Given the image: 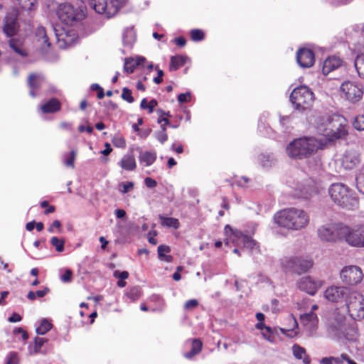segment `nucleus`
Segmentation results:
<instances>
[{
    "label": "nucleus",
    "instance_id": "nucleus-1",
    "mask_svg": "<svg viewBox=\"0 0 364 364\" xmlns=\"http://www.w3.org/2000/svg\"><path fill=\"white\" fill-rule=\"evenodd\" d=\"M274 220L279 227L289 230H300L308 226L310 218L303 209L288 208L278 211Z\"/></svg>",
    "mask_w": 364,
    "mask_h": 364
},
{
    "label": "nucleus",
    "instance_id": "nucleus-2",
    "mask_svg": "<svg viewBox=\"0 0 364 364\" xmlns=\"http://www.w3.org/2000/svg\"><path fill=\"white\" fill-rule=\"evenodd\" d=\"M328 194L332 201L342 208L355 210L358 208V198L348 186L342 183L331 184Z\"/></svg>",
    "mask_w": 364,
    "mask_h": 364
},
{
    "label": "nucleus",
    "instance_id": "nucleus-3",
    "mask_svg": "<svg viewBox=\"0 0 364 364\" xmlns=\"http://www.w3.org/2000/svg\"><path fill=\"white\" fill-rule=\"evenodd\" d=\"M320 146L319 141L314 137H301L289 143L286 151L290 158L301 159L309 157L318 149Z\"/></svg>",
    "mask_w": 364,
    "mask_h": 364
},
{
    "label": "nucleus",
    "instance_id": "nucleus-4",
    "mask_svg": "<svg viewBox=\"0 0 364 364\" xmlns=\"http://www.w3.org/2000/svg\"><path fill=\"white\" fill-rule=\"evenodd\" d=\"M344 121V119L339 116H327L318 124L317 129L328 141L342 139L348 134Z\"/></svg>",
    "mask_w": 364,
    "mask_h": 364
},
{
    "label": "nucleus",
    "instance_id": "nucleus-5",
    "mask_svg": "<svg viewBox=\"0 0 364 364\" xmlns=\"http://www.w3.org/2000/svg\"><path fill=\"white\" fill-rule=\"evenodd\" d=\"M328 333L332 338L346 339L349 342L356 341L358 337L356 328L346 325L345 317L338 314H336L330 321L328 326Z\"/></svg>",
    "mask_w": 364,
    "mask_h": 364
},
{
    "label": "nucleus",
    "instance_id": "nucleus-6",
    "mask_svg": "<svg viewBox=\"0 0 364 364\" xmlns=\"http://www.w3.org/2000/svg\"><path fill=\"white\" fill-rule=\"evenodd\" d=\"M349 233L348 226L343 223H328L320 226L317 235L322 241L336 242L344 240Z\"/></svg>",
    "mask_w": 364,
    "mask_h": 364
},
{
    "label": "nucleus",
    "instance_id": "nucleus-7",
    "mask_svg": "<svg viewBox=\"0 0 364 364\" xmlns=\"http://www.w3.org/2000/svg\"><path fill=\"white\" fill-rule=\"evenodd\" d=\"M290 101L295 109L304 110L309 108L314 102V93L306 86L296 87L290 95Z\"/></svg>",
    "mask_w": 364,
    "mask_h": 364
},
{
    "label": "nucleus",
    "instance_id": "nucleus-8",
    "mask_svg": "<svg viewBox=\"0 0 364 364\" xmlns=\"http://www.w3.org/2000/svg\"><path fill=\"white\" fill-rule=\"evenodd\" d=\"M346 306L349 316L354 320L364 318V297L356 291H350L346 299Z\"/></svg>",
    "mask_w": 364,
    "mask_h": 364
},
{
    "label": "nucleus",
    "instance_id": "nucleus-9",
    "mask_svg": "<svg viewBox=\"0 0 364 364\" xmlns=\"http://www.w3.org/2000/svg\"><path fill=\"white\" fill-rule=\"evenodd\" d=\"M281 264L287 271L301 274L310 269L313 267L314 262L308 258L291 257L282 259Z\"/></svg>",
    "mask_w": 364,
    "mask_h": 364
},
{
    "label": "nucleus",
    "instance_id": "nucleus-10",
    "mask_svg": "<svg viewBox=\"0 0 364 364\" xmlns=\"http://www.w3.org/2000/svg\"><path fill=\"white\" fill-rule=\"evenodd\" d=\"M57 15L59 19L67 25H73L74 22L82 20L85 14L82 9H75L70 4H62L58 7Z\"/></svg>",
    "mask_w": 364,
    "mask_h": 364
},
{
    "label": "nucleus",
    "instance_id": "nucleus-11",
    "mask_svg": "<svg viewBox=\"0 0 364 364\" xmlns=\"http://www.w3.org/2000/svg\"><path fill=\"white\" fill-rule=\"evenodd\" d=\"M342 282L348 285H355L361 282L363 274L361 269L355 265L344 267L340 272Z\"/></svg>",
    "mask_w": 364,
    "mask_h": 364
},
{
    "label": "nucleus",
    "instance_id": "nucleus-12",
    "mask_svg": "<svg viewBox=\"0 0 364 364\" xmlns=\"http://www.w3.org/2000/svg\"><path fill=\"white\" fill-rule=\"evenodd\" d=\"M341 91L345 94L346 97L352 102L359 101L363 95V87L361 85L346 81L341 86Z\"/></svg>",
    "mask_w": 364,
    "mask_h": 364
},
{
    "label": "nucleus",
    "instance_id": "nucleus-13",
    "mask_svg": "<svg viewBox=\"0 0 364 364\" xmlns=\"http://www.w3.org/2000/svg\"><path fill=\"white\" fill-rule=\"evenodd\" d=\"M350 291L347 287L332 285L325 290L323 296L330 302L339 303L342 302L344 298L346 299Z\"/></svg>",
    "mask_w": 364,
    "mask_h": 364
},
{
    "label": "nucleus",
    "instance_id": "nucleus-14",
    "mask_svg": "<svg viewBox=\"0 0 364 364\" xmlns=\"http://www.w3.org/2000/svg\"><path fill=\"white\" fill-rule=\"evenodd\" d=\"M349 233L347 234L346 242L353 247H364V225L350 228L348 226Z\"/></svg>",
    "mask_w": 364,
    "mask_h": 364
},
{
    "label": "nucleus",
    "instance_id": "nucleus-15",
    "mask_svg": "<svg viewBox=\"0 0 364 364\" xmlns=\"http://www.w3.org/2000/svg\"><path fill=\"white\" fill-rule=\"evenodd\" d=\"M323 285L321 280H314L310 277H302L297 283L298 288L310 295H314L319 288Z\"/></svg>",
    "mask_w": 364,
    "mask_h": 364
},
{
    "label": "nucleus",
    "instance_id": "nucleus-16",
    "mask_svg": "<svg viewBox=\"0 0 364 364\" xmlns=\"http://www.w3.org/2000/svg\"><path fill=\"white\" fill-rule=\"evenodd\" d=\"M36 46L42 52L46 53L50 47V38L46 28L38 26L35 31Z\"/></svg>",
    "mask_w": 364,
    "mask_h": 364
},
{
    "label": "nucleus",
    "instance_id": "nucleus-17",
    "mask_svg": "<svg viewBox=\"0 0 364 364\" xmlns=\"http://www.w3.org/2000/svg\"><path fill=\"white\" fill-rule=\"evenodd\" d=\"M18 30L17 14L16 11H13L5 16L3 31L6 36L9 38L16 36Z\"/></svg>",
    "mask_w": 364,
    "mask_h": 364
},
{
    "label": "nucleus",
    "instance_id": "nucleus-18",
    "mask_svg": "<svg viewBox=\"0 0 364 364\" xmlns=\"http://www.w3.org/2000/svg\"><path fill=\"white\" fill-rule=\"evenodd\" d=\"M300 321L301 325L307 331L309 336H312L318 327V319L314 312L304 314L300 316Z\"/></svg>",
    "mask_w": 364,
    "mask_h": 364
},
{
    "label": "nucleus",
    "instance_id": "nucleus-19",
    "mask_svg": "<svg viewBox=\"0 0 364 364\" xmlns=\"http://www.w3.org/2000/svg\"><path fill=\"white\" fill-rule=\"evenodd\" d=\"M7 43L10 52L13 53L15 56L23 58L27 55L28 53L23 41L21 38L16 37V36L9 37Z\"/></svg>",
    "mask_w": 364,
    "mask_h": 364
},
{
    "label": "nucleus",
    "instance_id": "nucleus-20",
    "mask_svg": "<svg viewBox=\"0 0 364 364\" xmlns=\"http://www.w3.org/2000/svg\"><path fill=\"white\" fill-rule=\"evenodd\" d=\"M360 161L359 154L355 150L346 151L341 159L342 166L348 170H351L356 167Z\"/></svg>",
    "mask_w": 364,
    "mask_h": 364
},
{
    "label": "nucleus",
    "instance_id": "nucleus-21",
    "mask_svg": "<svg viewBox=\"0 0 364 364\" xmlns=\"http://www.w3.org/2000/svg\"><path fill=\"white\" fill-rule=\"evenodd\" d=\"M296 60L301 67L310 68L315 61L314 53L310 49L301 48L297 52Z\"/></svg>",
    "mask_w": 364,
    "mask_h": 364
},
{
    "label": "nucleus",
    "instance_id": "nucleus-22",
    "mask_svg": "<svg viewBox=\"0 0 364 364\" xmlns=\"http://www.w3.org/2000/svg\"><path fill=\"white\" fill-rule=\"evenodd\" d=\"M46 83L43 75L38 74H31L28 78V85L29 87V95L32 97L38 95V90L41 89Z\"/></svg>",
    "mask_w": 364,
    "mask_h": 364
},
{
    "label": "nucleus",
    "instance_id": "nucleus-23",
    "mask_svg": "<svg viewBox=\"0 0 364 364\" xmlns=\"http://www.w3.org/2000/svg\"><path fill=\"white\" fill-rule=\"evenodd\" d=\"M186 346L190 344L191 350L188 352L183 353V355L188 360H191L194 356L199 354L202 350L203 343L198 338L188 340Z\"/></svg>",
    "mask_w": 364,
    "mask_h": 364
},
{
    "label": "nucleus",
    "instance_id": "nucleus-24",
    "mask_svg": "<svg viewBox=\"0 0 364 364\" xmlns=\"http://www.w3.org/2000/svg\"><path fill=\"white\" fill-rule=\"evenodd\" d=\"M342 60L341 58L332 56L326 58L322 66V73L323 75H327L331 71L338 68L341 66Z\"/></svg>",
    "mask_w": 364,
    "mask_h": 364
},
{
    "label": "nucleus",
    "instance_id": "nucleus-25",
    "mask_svg": "<svg viewBox=\"0 0 364 364\" xmlns=\"http://www.w3.org/2000/svg\"><path fill=\"white\" fill-rule=\"evenodd\" d=\"M225 232L229 236V239L235 245H242L243 237H247L240 230L233 229L229 225L225 227Z\"/></svg>",
    "mask_w": 364,
    "mask_h": 364
},
{
    "label": "nucleus",
    "instance_id": "nucleus-26",
    "mask_svg": "<svg viewBox=\"0 0 364 364\" xmlns=\"http://www.w3.org/2000/svg\"><path fill=\"white\" fill-rule=\"evenodd\" d=\"M146 58L142 56H137L136 58H126L124 64V71L127 73H132L138 65H143Z\"/></svg>",
    "mask_w": 364,
    "mask_h": 364
},
{
    "label": "nucleus",
    "instance_id": "nucleus-27",
    "mask_svg": "<svg viewBox=\"0 0 364 364\" xmlns=\"http://www.w3.org/2000/svg\"><path fill=\"white\" fill-rule=\"evenodd\" d=\"M119 165L126 171H134L136 167L135 158L132 154H127L123 156Z\"/></svg>",
    "mask_w": 364,
    "mask_h": 364
},
{
    "label": "nucleus",
    "instance_id": "nucleus-28",
    "mask_svg": "<svg viewBox=\"0 0 364 364\" xmlns=\"http://www.w3.org/2000/svg\"><path fill=\"white\" fill-rule=\"evenodd\" d=\"M85 2H88L97 13L107 17L108 1L107 0H86Z\"/></svg>",
    "mask_w": 364,
    "mask_h": 364
},
{
    "label": "nucleus",
    "instance_id": "nucleus-29",
    "mask_svg": "<svg viewBox=\"0 0 364 364\" xmlns=\"http://www.w3.org/2000/svg\"><path fill=\"white\" fill-rule=\"evenodd\" d=\"M292 353L297 360H302L304 364H310L311 359L306 354V349L298 344L292 346Z\"/></svg>",
    "mask_w": 364,
    "mask_h": 364
},
{
    "label": "nucleus",
    "instance_id": "nucleus-30",
    "mask_svg": "<svg viewBox=\"0 0 364 364\" xmlns=\"http://www.w3.org/2000/svg\"><path fill=\"white\" fill-rule=\"evenodd\" d=\"M60 102L55 98H52L43 104L41 109L43 113H53L60 109Z\"/></svg>",
    "mask_w": 364,
    "mask_h": 364
},
{
    "label": "nucleus",
    "instance_id": "nucleus-31",
    "mask_svg": "<svg viewBox=\"0 0 364 364\" xmlns=\"http://www.w3.org/2000/svg\"><path fill=\"white\" fill-rule=\"evenodd\" d=\"M156 159V153L155 151H141L139 156V161L145 166H150Z\"/></svg>",
    "mask_w": 364,
    "mask_h": 364
},
{
    "label": "nucleus",
    "instance_id": "nucleus-32",
    "mask_svg": "<svg viewBox=\"0 0 364 364\" xmlns=\"http://www.w3.org/2000/svg\"><path fill=\"white\" fill-rule=\"evenodd\" d=\"M125 4L126 0H109L107 18L114 16Z\"/></svg>",
    "mask_w": 364,
    "mask_h": 364
},
{
    "label": "nucleus",
    "instance_id": "nucleus-33",
    "mask_svg": "<svg viewBox=\"0 0 364 364\" xmlns=\"http://www.w3.org/2000/svg\"><path fill=\"white\" fill-rule=\"evenodd\" d=\"M123 44L129 48L132 47L136 41V33L132 28H127L123 33Z\"/></svg>",
    "mask_w": 364,
    "mask_h": 364
},
{
    "label": "nucleus",
    "instance_id": "nucleus-34",
    "mask_svg": "<svg viewBox=\"0 0 364 364\" xmlns=\"http://www.w3.org/2000/svg\"><path fill=\"white\" fill-rule=\"evenodd\" d=\"M186 61V57L183 55H176L171 58L169 70L174 71L182 67Z\"/></svg>",
    "mask_w": 364,
    "mask_h": 364
},
{
    "label": "nucleus",
    "instance_id": "nucleus-35",
    "mask_svg": "<svg viewBox=\"0 0 364 364\" xmlns=\"http://www.w3.org/2000/svg\"><path fill=\"white\" fill-rule=\"evenodd\" d=\"M159 218L162 226L173 228L174 229H178L179 228V221L176 218L165 217L162 215H159Z\"/></svg>",
    "mask_w": 364,
    "mask_h": 364
},
{
    "label": "nucleus",
    "instance_id": "nucleus-36",
    "mask_svg": "<svg viewBox=\"0 0 364 364\" xmlns=\"http://www.w3.org/2000/svg\"><path fill=\"white\" fill-rule=\"evenodd\" d=\"M171 251V248L167 245H161L157 248L159 258L161 260L171 262L173 260V257L171 255H166V253H168Z\"/></svg>",
    "mask_w": 364,
    "mask_h": 364
},
{
    "label": "nucleus",
    "instance_id": "nucleus-37",
    "mask_svg": "<svg viewBox=\"0 0 364 364\" xmlns=\"http://www.w3.org/2000/svg\"><path fill=\"white\" fill-rule=\"evenodd\" d=\"M354 65L358 76L364 80V54L358 55L356 56Z\"/></svg>",
    "mask_w": 364,
    "mask_h": 364
},
{
    "label": "nucleus",
    "instance_id": "nucleus-38",
    "mask_svg": "<svg viewBox=\"0 0 364 364\" xmlns=\"http://www.w3.org/2000/svg\"><path fill=\"white\" fill-rule=\"evenodd\" d=\"M19 7L25 11H34L37 8L36 0H16Z\"/></svg>",
    "mask_w": 364,
    "mask_h": 364
},
{
    "label": "nucleus",
    "instance_id": "nucleus-39",
    "mask_svg": "<svg viewBox=\"0 0 364 364\" xmlns=\"http://www.w3.org/2000/svg\"><path fill=\"white\" fill-rule=\"evenodd\" d=\"M52 328V324L48 320L44 318L41 321L40 325L36 327V332L38 335H44Z\"/></svg>",
    "mask_w": 364,
    "mask_h": 364
},
{
    "label": "nucleus",
    "instance_id": "nucleus-40",
    "mask_svg": "<svg viewBox=\"0 0 364 364\" xmlns=\"http://www.w3.org/2000/svg\"><path fill=\"white\" fill-rule=\"evenodd\" d=\"M242 245L245 248L249 249L252 252H259L257 242L247 235L246 237H243Z\"/></svg>",
    "mask_w": 364,
    "mask_h": 364
},
{
    "label": "nucleus",
    "instance_id": "nucleus-41",
    "mask_svg": "<svg viewBox=\"0 0 364 364\" xmlns=\"http://www.w3.org/2000/svg\"><path fill=\"white\" fill-rule=\"evenodd\" d=\"M48 341L47 339L44 338L36 337L34 339V346L33 350H30V354H37L41 353V348L43 345Z\"/></svg>",
    "mask_w": 364,
    "mask_h": 364
},
{
    "label": "nucleus",
    "instance_id": "nucleus-42",
    "mask_svg": "<svg viewBox=\"0 0 364 364\" xmlns=\"http://www.w3.org/2000/svg\"><path fill=\"white\" fill-rule=\"evenodd\" d=\"M356 186L360 193H364V167L359 171L356 176Z\"/></svg>",
    "mask_w": 364,
    "mask_h": 364
},
{
    "label": "nucleus",
    "instance_id": "nucleus-43",
    "mask_svg": "<svg viewBox=\"0 0 364 364\" xmlns=\"http://www.w3.org/2000/svg\"><path fill=\"white\" fill-rule=\"evenodd\" d=\"M50 244L58 252H62L64 250L65 240L63 239H60L57 237H53L50 239Z\"/></svg>",
    "mask_w": 364,
    "mask_h": 364
},
{
    "label": "nucleus",
    "instance_id": "nucleus-44",
    "mask_svg": "<svg viewBox=\"0 0 364 364\" xmlns=\"http://www.w3.org/2000/svg\"><path fill=\"white\" fill-rule=\"evenodd\" d=\"M353 127L358 131L364 130V114H358L353 121Z\"/></svg>",
    "mask_w": 364,
    "mask_h": 364
},
{
    "label": "nucleus",
    "instance_id": "nucleus-45",
    "mask_svg": "<svg viewBox=\"0 0 364 364\" xmlns=\"http://www.w3.org/2000/svg\"><path fill=\"white\" fill-rule=\"evenodd\" d=\"M76 156L75 150H72L69 154L65 155L64 164L65 166L74 168V161Z\"/></svg>",
    "mask_w": 364,
    "mask_h": 364
},
{
    "label": "nucleus",
    "instance_id": "nucleus-46",
    "mask_svg": "<svg viewBox=\"0 0 364 364\" xmlns=\"http://www.w3.org/2000/svg\"><path fill=\"white\" fill-rule=\"evenodd\" d=\"M140 295L141 294L139 288L133 287L126 293L125 296L129 299L132 301H134L139 299Z\"/></svg>",
    "mask_w": 364,
    "mask_h": 364
},
{
    "label": "nucleus",
    "instance_id": "nucleus-47",
    "mask_svg": "<svg viewBox=\"0 0 364 364\" xmlns=\"http://www.w3.org/2000/svg\"><path fill=\"white\" fill-rule=\"evenodd\" d=\"M112 142L117 148L124 149L126 146V141L124 138L120 135L114 136Z\"/></svg>",
    "mask_w": 364,
    "mask_h": 364
},
{
    "label": "nucleus",
    "instance_id": "nucleus-48",
    "mask_svg": "<svg viewBox=\"0 0 364 364\" xmlns=\"http://www.w3.org/2000/svg\"><path fill=\"white\" fill-rule=\"evenodd\" d=\"M259 160L264 167H269L273 164L274 159L270 155L261 154Z\"/></svg>",
    "mask_w": 364,
    "mask_h": 364
},
{
    "label": "nucleus",
    "instance_id": "nucleus-49",
    "mask_svg": "<svg viewBox=\"0 0 364 364\" xmlns=\"http://www.w3.org/2000/svg\"><path fill=\"white\" fill-rule=\"evenodd\" d=\"M161 131L156 133V138L159 141L163 144L167 140L168 136L166 134V129L165 126L161 125Z\"/></svg>",
    "mask_w": 364,
    "mask_h": 364
},
{
    "label": "nucleus",
    "instance_id": "nucleus-50",
    "mask_svg": "<svg viewBox=\"0 0 364 364\" xmlns=\"http://www.w3.org/2000/svg\"><path fill=\"white\" fill-rule=\"evenodd\" d=\"M191 37L193 41H200L204 38V33L200 29H193L191 31Z\"/></svg>",
    "mask_w": 364,
    "mask_h": 364
},
{
    "label": "nucleus",
    "instance_id": "nucleus-51",
    "mask_svg": "<svg viewBox=\"0 0 364 364\" xmlns=\"http://www.w3.org/2000/svg\"><path fill=\"white\" fill-rule=\"evenodd\" d=\"M134 187V183L132 181L124 182L119 184V191L122 193H127Z\"/></svg>",
    "mask_w": 364,
    "mask_h": 364
},
{
    "label": "nucleus",
    "instance_id": "nucleus-52",
    "mask_svg": "<svg viewBox=\"0 0 364 364\" xmlns=\"http://www.w3.org/2000/svg\"><path fill=\"white\" fill-rule=\"evenodd\" d=\"M122 98L129 103L133 102L134 100L132 95V91L127 87H124L122 89Z\"/></svg>",
    "mask_w": 364,
    "mask_h": 364
},
{
    "label": "nucleus",
    "instance_id": "nucleus-53",
    "mask_svg": "<svg viewBox=\"0 0 364 364\" xmlns=\"http://www.w3.org/2000/svg\"><path fill=\"white\" fill-rule=\"evenodd\" d=\"M18 357L16 353H11L6 359V364H18Z\"/></svg>",
    "mask_w": 364,
    "mask_h": 364
},
{
    "label": "nucleus",
    "instance_id": "nucleus-54",
    "mask_svg": "<svg viewBox=\"0 0 364 364\" xmlns=\"http://www.w3.org/2000/svg\"><path fill=\"white\" fill-rule=\"evenodd\" d=\"M263 337L268 341L272 342L273 341V335L270 327H265L264 331H262Z\"/></svg>",
    "mask_w": 364,
    "mask_h": 364
},
{
    "label": "nucleus",
    "instance_id": "nucleus-55",
    "mask_svg": "<svg viewBox=\"0 0 364 364\" xmlns=\"http://www.w3.org/2000/svg\"><path fill=\"white\" fill-rule=\"evenodd\" d=\"M191 95L189 92L181 93L178 96V100L180 103L187 102L191 100Z\"/></svg>",
    "mask_w": 364,
    "mask_h": 364
},
{
    "label": "nucleus",
    "instance_id": "nucleus-56",
    "mask_svg": "<svg viewBox=\"0 0 364 364\" xmlns=\"http://www.w3.org/2000/svg\"><path fill=\"white\" fill-rule=\"evenodd\" d=\"M198 305V302L196 299L188 300L184 304V309L186 310H191L196 307Z\"/></svg>",
    "mask_w": 364,
    "mask_h": 364
},
{
    "label": "nucleus",
    "instance_id": "nucleus-57",
    "mask_svg": "<svg viewBox=\"0 0 364 364\" xmlns=\"http://www.w3.org/2000/svg\"><path fill=\"white\" fill-rule=\"evenodd\" d=\"M72 272L70 269H67L65 273L60 277L61 280L63 282H69L71 280Z\"/></svg>",
    "mask_w": 364,
    "mask_h": 364
},
{
    "label": "nucleus",
    "instance_id": "nucleus-58",
    "mask_svg": "<svg viewBox=\"0 0 364 364\" xmlns=\"http://www.w3.org/2000/svg\"><path fill=\"white\" fill-rule=\"evenodd\" d=\"M114 276L115 277H117V278L122 279V280H124V279H126L128 278L129 273L127 271H123V272L115 271L114 272Z\"/></svg>",
    "mask_w": 364,
    "mask_h": 364
},
{
    "label": "nucleus",
    "instance_id": "nucleus-59",
    "mask_svg": "<svg viewBox=\"0 0 364 364\" xmlns=\"http://www.w3.org/2000/svg\"><path fill=\"white\" fill-rule=\"evenodd\" d=\"M144 183H145V185L146 186V187L150 188H154L157 185L156 181L154 179L149 178V177H147L145 178Z\"/></svg>",
    "mask_w": 364,
    "mask_h": 364
},
{
    "label": "nucleus",
    "instance_id": "nucleus-60",
    "mask_svg": "<svg viewBox=\"0 0 364 364\" xmlns=\"http://www.w3.org/2000/svg\"><path fill=\"white\" fill-rule=\"evenodd\" d=\"M21 319L22 318L18 314L14 313L10 317H9L8 321L11 323H16L21 321Z\"/></svg>",
    "mask_w": 364,
    "mask_h": 364
},
{
    "label": "nucleus",
    "instance_id": "nucleus-61",
    "mask_svg": "<svg viewBox=\"0 0 364 364\" xmlns=\"http://www.w3.org/2000/svg\"><path fill=\"white\" fill-rule=\"evenodd\" d=\"M49 291H50L49 288L44 287L43 289L38 290V291H35V294L36 295V298L37 297L42 298V297L45 296Z\"/></svg>",
    "mask_w": 364,
    "mask_h": 364
},
{
    "label": "nucleus",
    "instance_id": "nucleus-62",
    "mask_svg": "<svg viewBox=\"0 0 364 364\" xmlns=\"http://www.w3.org/2000/svg\"><path fill=\"white\" fill-rule=\"evenodd\" d=\"M14 333V334L21 333L23 341H26L28 338V333L22 328H16Z\"/></svg>",
    "mask_w": 364,
    "mask_h": 364
},
{
    "label": "nucleus",
    "instance_id": "nucleus-63",
    "mask_svg": "<svg viewBox=\"0 0 364 364\" xmlns=\"http://www.w3.org/2000/svg\"><path fill=\"white\" fill-rule=\"evenodd\" d=\"M347 359V354L343 353L338 357H334L333 362L336 364H342Z\"/></svg>",
    "mask_w": 364,
    "mask_h": 364
},
{
    "label": "nucleus",
    "instance_id": "nucleus-64",
    "mask_svg": "<svg viewBox=\"0 0 364 364\" xmlns=\"http://www.w3.org/2000/svg\"><path fill=\"white\" fill-rule=\"evenodd\" d=\"M157 101L154 99L151 100L148 105H147V109L149 111V113H152L154 112V107L157 105Z\"/></svg>",
    "mask_w": 364,
    "mask_h": 364
}]
</instances>
